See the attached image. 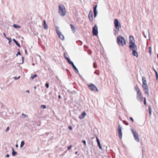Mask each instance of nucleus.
Returning <instances> with one entry per match:
<instances>
[{
	"label": "nucleus",
	"instance_id": "nucleus-3",
	"mask_svg": "<svg viewBox=\"0 0 158 158\" xmlns=\"http://www.w3.org/2000/svg\"><path fill=\"white\" fill-rule=\"evenodd\" d=\"M117 42L118 45L123 46L126 44L125 39L121 36H119L117 39Z\"/></svg>",
	"mask_w": 158,
	"mask_h": 158
},
{
	"label": "nucleus",
	"instance_id": "nucleus-31",
	"mask_svg": "<svg viewBox=\"0 0 158 158\" xmlns=\"http://www.w3.org/2000/svg\"><path fill=\"white\" fill-rule=\"evenodd\" d=\"M149 52L150 55L152 54V48L151 46L149 47Z\"/></svg>",
	"mask_w": 158,
	"mask_h": 158
},
{
	"label": "nucleus",
	"instance_id": "nucleus-5",
	"mask_svg": "<svg viewBox=\"0 0 158 158\" xmlns=\"http://www.w3.org/2000/svg\"><path fill=\"white\" fill-rule=\"evenodd\" d=\"M114 24L115 29L117 30H119V27H121L120 23L117 19H115L114 20Z\"/></svg>",
	"mask_w": 158,
	"mask_h": 158
},
{
	"label": "nucleus",
	"instance_id": "nucleus-19",
	"mask_svg": "<svg viewBox=\"0 0 158 158\" xmlns=\"http://www.w3.org/2000/svg\"><path fill=\"white\" fill-rule=\"evenodd\" d=\"M69 63L71 64L72 66V67H73V68L75 69V70H77V68H76V67L75 66V65H74V64L73 62L72 61H71Z\"/></svg>",
	"mask_w": 158,
	"mask_h": 158
},
{
	"label": "nucleus",
	"instance_id": "nucleus-1",
	"mask_svg": "<svg viewBox=\"0 0 158 158\" xmlns=\"http://www.w3.org/2000/svg\"><path fill=\"white\" fill-rule=\"evenodd\" d=\"M58 13L62 16H65L66 14V9L64 6L62 4L59 5L58 7Z\"/></svg>",
	"mask_w": 158,
	"mask_h": 158
},
{
	"label": "nucleus",
	"instance_id": "nucleus-27",
	"mask_svg": "<svg viewBox=\"0 0 158 158\" xmlns=\"http://www.w3.org/2000/svg\"><path fill=\"white\" fill-rule=\"evenodd\" d=\"M142 80L143 81V83H144L145 82V83H146V78L145 77L143 76L142 77Z\"/></svg>",
	"mask_w": 158,
	"mask_h": 158
},
{
	"label": "nucleus",
	"instance_id": "nucleus-8",
	"mask_svg": "<svg viewBox=\"0 0 158 158\" xmlns=\"http://www.w3.org/2000/svg\"><path fill=\"white\" fill-rule=\"evenodd\" d=\"M122 128L120 125H119L118 129V133L119 135V137L120 139H121L122 136V133L121 131Z\"/></svg>",
	"mask_w": 158,
	"mask_h": 158
},
{
	"label": "nucleus",
	"instance_id": "nucleus-55",
	"mask_svg": "<svg viewBox=\"0 0 158 158\" xmlns=\"http://www.w3.org/2000/svg\"><path fill=\"white\" fill-rule=\"evenodd\" d=\"M22 60H23V59H24V57H22Z\"/></svg>",
	"mask_w": 158,
	"mask_h": 158
},
{
	"label": "nucleus",
	"instance_id": "nucleus-51",
	"mask_svg": "<svg viewBox=\"0 0 158 158\" xmlns=\"http://www.w3.org/2000/svg\"><path fill=\"white\" fill-rule=\"evenodd\" d=\"M6 156L7 157H9V155L7 154L6 155Z\"/></svg>",
	"mask_w": 158,
	"mask_h": 158
},
{
	"label": "nucleus",
	"instance_id": "nucleus-59",
	"mask_svg": "<svg viewBox=\"0 0 158 158\" xmlns=\"http://www.w3.org/2000/svg\"><path fill=\"white\" fill-rule=\"evenodd\" d=\"M34 88L35 89H36V87L35 86H34Z\"/></svg>",
	"mask_w": 158,
	"mask_h": 158
},
{
	"label": "nucleus",
	"instance_id": "nucleus-33",
	"mask_svg": "<svg viewBox=\"0 0 158 158\" xmlns=\"http://www.w3.org/2000/svg\"><path fill=\"white\" fill-rule=\"evenodd\" d=\"M41 108H42L43 109H45L46 108V106L45 105H41Z\"/></svg>",
	"mask_w": 158,
	"mask_h": 158
},
{
	"label": "nucleus",
	"instance_id": "nucleus-43",
	"mask_svg": "<svg viewBox=\"0 0 158 158\" xmlns=\"http://www.w3.org/2000/svg\"><path fill=\"white\" fill-rule=\"evenodd\" d=\"M68 128L70 130H72V127L71 126H69L68 127Z\"/></svg>",
	"mask_w": 158,
	"mask_h": 158
},
{
	"label": "nucleus",
	"instance_id": "nucleus-6",
	"mask_svg": "<svg viewBox=\"0 0 158 158\" xmlns=\"http://www.w3.org/2000/svg\"><path fill=\"white\" fill-rule=\"evenodd\" d=\"M131 130L132 133L135 139L138 142V134L136 132V131L133 129H131Z\"/></svg>",
	"mask_w": 158,
	"mask_h": 158
},
{
	"label": "nucleus",
	"instance_id": "nucleus-48",
	"mask_svg": "<svg viewBox=\"0 0 158 158\" xmlns=\"http://www.w3.org/2000/svg\"><path fill=\"white\" fill-rule=\"evenodd\" d=\"M130 119L132 121V122H133L134 120L132 118V117H130Z\"/></svg>",
	"mask_w": 158,
	"mask_h": 158
},
{
	"label": "nucleus",
	"instance_id": "nucleus-61",
	"mask_svg": "<svg viewBox=\"0 0 158 158\" xmlns=\"http://www.w3.org/2000/svg\"><path fill=\"white\" fill-rule=\"evenodd\" d=\"M154 71H155V72H156V70L155 69H154Z\"/></svg>",
	"mask_w": 158,
	"mask_h": 158
},
{
	"label": "nucleus",
	"instance_id": "nucleus-28",
	"mask_svg": "<svg viewBox=\"0 0 158 158\" xmlns=\"http://www.w3.org/2000/svg\"><path fill=\"white\" fill-rule=\"evenodd\" d=\"M148 110H149V115L150 116L151 114V112H152V109H151L150 106H149L148 107Z\"/></svg>",
	"mask_w": 158,
	"mask_h": 158
},
{
	"label": "nucleus",
	"instance_id": "nucleus-4",
	"mask_svg": "<svg viewBox=\"0 0 158 158\" xmlns=\"http://www.w3.org/2000/svg\"><path fill=\"white\" fill-rule=\"evenodd\" d=\"M88 87L92 91L98 92V90L97 87L93 84L90 83L88 85Z\"/></svg>",
	"mask_w": 158,
	"mask_h": 158
},
{
	"label": "nucleus",
	"instance_id": "nucleus-15",
	"mask_svg": "<svg viewBox=\"0 0 158 158\" xmlns=\"http://www.w3.org/2000/svg\"><path fill=\"white\" fill-rule=\"evenodd\" d=\"M142 86L143 89H148V87L147 84V83H145L144 82V83H143Z\"/></svg>",
	"mask_w": 158,
	"mask_h": 158
},
{
	"label": "nucleus",
	"instance_id": "nucleus-20",
	"mask_svg": "<svg viewBox=\"0 0 158 158\" xmlns=\"http://www.w3.org/2000/svg\"><path fill=\"white\" fill-rule=\"evenodd\" d=\"M13 40L18 47H20V44L17 42V41L15 39H13Z\"/></svg>",
	"mask_w": 158,
	"mask_h": 158
},
{
	"label": "nucleus",
	"instance_id": "nucleus-60",
	"mask_svg": "<svg viewBox=\"0 0 158 158\" xmlns=\"http://www.w3.org/2000/svg\"><path fill=\"white\" fill-rule=\"evenodd\" d=\"M148 31V35H149V31Z\"/></svg>",
	"mask_w": 158,
	"mask_h": 158
},
{
	"label": "nucleus",
	"instance_id": "nucleus-12",
	"mask_svg": "<svg viewBox=\"0 0 158 158\" xmlns=\"http://www.w3.org/2000/svg\"><path fill=\"white\" fill-rule=\"evenodd\" d=\"M86 114V113L84 112L79 116V118L80 119H82L85 117Z\"/></svg>",
	"mask_w": 158,
	"mask_h": 158
},
{
	"label": "nucleus",
	"instance_id": "nucleus-17",
	"mask_svg": "<svg viewBox=\"0 0 158 158\" xmlns=\"http://www.w3.org/2000/svg\"><path fill=\"white\" fill-rule=\"evenodd\" d=\"M44 29L47 30L48 29V26L46 24V21L45 20H44Z\"/></svg>",
	"mask_w": 158,
	"mask_h": 158
},
{
	"label": "nucleus",
	"instance_id": "nucleus-56",
	"mask_svg": "<svg viewBox=\"0 0 158 158\" xmlns=\"http://www.w3.org/2000/svg\"><path fill=\"white\" fill-rule=\"evenodd\" d=\"M15 146H16V147L17 148H18V145L17 144H16Z\"/></svg>",
	"mask_w": 158,
	"mask_h": 158
},
{
	"label": "nucleus",
	"instance_id": "nucleus-14",
	"mask_svg": "<svg viewBox=\"0 0 158 158\" xmlns=\"http://www.w3.org/2000/svg\"><path fill=\"white\" fill-rule=\"evenodd\" d=\"M96 140H97V142L98 145V146L100 149L102 150V148L101 146L100 141L99 139L97 137H96Z\"/></svg>",
	"mask_w": 158,
	"mask_h": 158
},
{
	"label": "nucleus",
	"instance_id": "nucleus-50",
	"mask_svg": "<svg viewBox=\"0 0 158 158\" xmlns=\"http://www.w3.org/2000/svg\"><path fill=\"white\" fill-rule=\"evenodd\" d=\"M3 34L4 35V36L6 38V37H6V34H5V33H3Z\"/></svg>",
	"mask_w": 158,
	"mask_h": 158
},
{
	"label": "nucleus",
	"instance_id": "nucleus-37",
	"mask_svg": "<svg viewBox=\"0 0 158 158\" xmlns=\"http://www.w3.org/2000/svg\"><path fill=\"white\" fill-rule=\"evenodd\" d=\"M82 142L84 144L85 146H86V141L85 140H83L82 141Z\"/></svg>",
	"mask_w": 158,
	"mask_h": 158
},
{
	"label": "nucleus",
	"instance_id": "nucleus-26",
	"mask_svg": "<svg viewBox=\"0 0 158 158\" xmlns=\"http://www.w3.org/2000/svg\"><path fill=\"white\" fill-rule=\"evenodd\" d=\"M12 149L13 150L12 152V155L15 156L16 154H17V152L15 151L14 150L13 148H12Z\"/></svg>",
	"mask_w": 158,
	"mask_h": 158
},
{
	"label": "nucleus",
	"instance_id": "nucleus-34",
	"mask_svg": "<svg viewBox=\"0 0 158 158\" xmlns=\"http://www.w3.org/2000/svg\"><path fill=\"white\" fill-rule=\"evenodd\" d=\"M22 116H23V118H25L27 117V114H22Z\"/></svg>",
	"mask_w": 158,
	"mask_h": 158
},
{
	"label": "nucleus",
	"instance_id": "nucleus-36",
	"mask_svg": "<svg viewBox=\"0 0 158 158\" xmlns=\"http://www.w3.org/2000/svg\"><path fill=\"white\" fill-rule=\"evenodd\" d=\"M143 99H144V102H143L144 104L145 105H146V100L145 98H143Z\"/></svg>",
	"mask_w": 158,
	"mask_h": 158
},
{
	"label": "nucleus",
	"instance_id": "nucleus-57",
	"mask_svg": "<svg viewBox=\"0 0 158 158\" xmlns=\"http://www.w3.org/2000/svg\"><path fill=\"white\" fill-rule=\"evenodd\" d=\"M77 152H75V154L76 155H77Z\"/></svg>",
	"mask_w": 158,
	"mask_h": 158
},
{
	"label": "nucleus",
	"instance_id": "nucleus-42",
	"mask_svg": "<svg viewBox=\"0 0 158 158\" xmlns=\"http://www.w3.org/2000/svg\"><path fill=\"white\" fill-rule=\"evenodd\" d=\"M156 79L157 80H158V73H156Z\"/></svg>",
	"mask_w": 158,
	"mask_h": 158
},
{
	"label": "nucleus",
	"instance_id": "nucleus-18",
	"mask_svg": "<svg viewBox=\"0 0 158 158\" xmlns=\"http://www.w3.org/2000/svg\"><path fill=\"white\" fill-rule=\"evenodd\" d=\"M135 89L136 91L137 92V98L138 97V87L137 85H136L135 87Z\"/></svg>",
	"mask_w": 158,
	"mask_h": 158
},
{
	"label": "nucleus",
	"instance_id": "nucleus-23",
	"mask_svg": "<svg viewBox=\"0 0 158 158\" xmlns=\"http://www.w3.org/2000/svg\"><path fill=\"white\" fill-rule=\"evenodd\" d=\"M55 29H56V33H57V34L61 32H60V31L59 30V27H58L57 26L56 27H55Z\"/></svg>",
	"mask_w": 158,
	"mask_h": 158
},
{
	"label": "nucleus",
	"instance_id": "nucleus-32",
	"mask_svg": "<svg viewBox=\"0 0 158 158\" xmlns=\"http://www.w3.org/2000/svg\"><path fill=\"white\" fill-rule=\"evenodd\" d=\"M93 67H94V68H95V69L96 68H97V64H96L95 62H94V63Z\"/></svg>",
	"mask_w": 158,
	"mask_h": 158
},
{
	"label": "nucleus",
	"instance_id": "nucleus-53",
	"mask_svg": "<svg viewBox=\"0 0 158 158\" xmlns=\"http://www.w3.org/2000/svg\"><path fill=\"white\" fill-rule=\"evenodd\" d=\"M58 98H61V96H60V95H58Z\"/></svg>",
	"mask_w": 158,
	"mask_h": 158
},
{
	"label": "nucleus",
	"instance_id": "nucleus-49",
	"mask_svg": "<svg viewBox=\"0 0 158 158\" xmlns=\"http://www.w3.org/2000/svg\"><path fill=\"white\" fill-rule=\"evenodd\" d=\"M25 53L26 54H27V50H26V49H25Z\"/></svg>",
	"mask_w": 158,
	"mask_h": 158
},
{
	"label": "nucleus",
	"instance_id": "nucleus-11",
	"mask_svg": "<svg viewBox=\"0 0 158 158\" xmlns=\"http://www.w3.org/2000/svg\"><path fill=\"white\" fill-rule=\"evenodd\" d=\"M97 5H96L93 8V10L94 12V18L96 17L98 13V12L97 11Z\"/></svg>",
	"mask_w": 158,
	"mask_h": 158
},
{
	"label": "nucleus",
	"instance_id": "nucleus-46",
	"mask_svg": "<svg viewBox=\"0 0 158 158\" xmlns=\"http://www.w3.org/2000/svg\"><path fill=\"white\" fill-rule=\"evenodd\" d=\"M6 39L8 40L9 41V40H11V39L10 38H7V37H6Z\"/></svg>",
	"mask_w": 158,
	"mask_h": 158
},
{
	"label": "nucleus",
	"instance_id": "nucleus-7",
	"mask_svg": "<svg viewBox=\"0 0 158 158\" xmlns=\"http://www.w3.org/2000/svg\"><path fill=\"white\" fill-rule=\"evenodd\" d=\"M93 34V35L96 36L98 34V27L95 25L93 27L92 29Z\"/></svg>",
	"mask_w": 158,
	"mask_h": 158
},
{
	"label": "nucleus",
	"instance_id": "nucleus-45",
	"mask_svg": "<svg viewBox=\"0 0 158 158\" xmlns=\"http://www.w3.org/2000/svg\"><path fill=\"white\" fill-rule=\"evenodd\" d=\"M9 130V127H7V128H6V131H8V130Z\"/></svg>",
	"mask_w": 158,
	"mask_h": 158
},
{
	"label": "nucleus",
	"instance_id": "nucleus-25",
	"mask_svg": "<svg viewBox=\"0 0 158 158\" xmlns=\"http://www.w3.org/2000/svg\"><path fill=\"white\" fill-rule=\"evenodd\" d=\"M143 90L144 91V93H145V94H147V95H149V94L148 93V89H143Z\"/></svg>",
	"mask_w": 158,
	"mask_h": 158
},
{
	"label": "nucleus",
	"instance_id": "nucleus-24",
	"mask_svg": "<svg viewBox=\"0 0 158 158\" xmlns=\"http://www.w3.org/2000/svg\"><path fill=\"white\" fill-rule=\"evenodd\" d=\"M118 31H119V30H117L116 29H114V35H116L118 33Z\"/></svg>",
	"mask_w": 158,
	"mask_h": 158
},
{
	"label": "nucleus",
	"instance_id": "nucleus-58",
	"mask_svg": "<svg viewBox=\"0 0 158 158\" xmlns=\"http://www.w3.org/2000/svg\"><path fill=\"white\" fill-rule=\"evenodd\" d=\"M96 73V74H97L98 75H99V73H95H95Z\"/></svg>",
	"mask_w": 158,
	"mask_h": 158
},
{
	"label": "nucleus",
	"instance_id": "nucleus-41",
	"mask_svg": "<svg viewBox=\"0 0 158 158\" xmlns=\"http://www.w3.org/2000/svg\"><path fill=\"white\" fill-rule=\"evenodd\" d=\"M72 147V145H70V146H69L68 147V150H70V148H71Z\"/></svg>",
	"mask_w": 158,
	"mask_h": 158
},
{
	"label": "nucleus",
	"instance_id": "nucleus-40",
	"mask_svg": "<svg viewBox=\"0 0 158 158\" xmlns=\"http://www.w3.org/2000/svg\"><path fill=\"white\" fill-rule=\"evenodd\" d=\"M18 55H21V53L19 51L17 52V54H16V56H18Z\"/></svg>",
	"mask_w": 158,
	"mask_h": 158
},
{
	"label": "nucleus",
	"instance_id": "nucleus-62",
	"mask_svg": "<svg viewBox=\"0 0 158 158\" xmlns=\"http://www.w3.org/2000/svg\"><path fill=\"white\" fill-rule=\"evenodd\" d=\"M155 72V74H156V73H157V72L156 71Z\"/></svg>",
	"mask_w": 158,
	"mask_h": 158
},
{
	"label": "nucleus",
	"instance_id": "nucleus-13",
	"mask_svg": "<svg viewBox=\"0 0 158 158\" xmlns=\"http://www.w3.org/2000/svg\"><path fill=\"white\" fill-rule=\"evenodd\" d=\"M70 26L71 28L72 29V30L73 33H75L76 31V29L74 26L72 24H70Z\"/></svg>",
	"mask_w": 158,
	"mask_h": 158
},
{
	"label": "nucleus",
	"instance_id": "nucleus-35",
	"mask_svg": "<svg viewBox=\"0 0 158 158\" xmlns=\"http://www.w3.org/2000/svg\"><path fill=\"white\" fill-rule=\"evenodd\" d=\"M45 86L47 88H48L49 87V84L48 83L46 82L45 84Z\"/></svg>",
	"mask_w": 158,
	"mask_h": 158
},
{
	"label": "nucleus",
	"instance_id": "nucleus-21",
	"mask_svg": "<svg viewBox=\"0 0 158 158\" xmlns=\"http://www.w3.org/2000/svg\"><path fill=\"white\" fill-rule=\"evenodd\" d=\"M13 27L15 28H20L21 27V26L19 25L18 24H14L13 25Z\"/></svg>",
	"mask_w": 158,
	"mask_h": 158
},
{
	"label": "nucleus",
	"instance_id": "nucleus-54",
	"mask_svg": "<svg viewBox=\"0 0 158 158\" xmlns=\"http://www.w3.org/2000/svg\"><path fill=\"white\" fill-rule=\"evenodd\" d=\"M26 92H27V93H29V92H30L29 90H27L26 91Z\"/></svg>",
	"mask_w": 158,
	"mask_h": 158
},
{
	"label": "nucleus",
	"instance_id": "nucleus-9",
	"mask_svg": "<svg viewBox=\"0 0 158 158\" xmlns=\"http://www.w3.org/2000/svg\"><path fill=\"white\" fill-rule=\"evenodd\" d=\"M137 48V47H135L133 49H130L132 51V54L135 56L136 57H137L138 56V53L136 51Z\"/></svg>",
	"mask_w": 158,
	"mask_h": 158
},
{
	"label": "nucleus",
	"instance_id": "nucleus-52",
	"mask_svg": "<svg viewBox=\"0 0 158 158\" xmlns=\"http://www.w3.org/2000/svg\"><path fill=\"white\" fill-rule=\"evenodd\" d=\"M11 40H9V42H8V44H10V43L11 42Z\"/></svg>",
	"mask_w": 158,
	"mask_h": 158
},
{
	"label": "nucleus",
	"instance_id": "nucleus-44",
	"mask_svg": "<svg viewBox=\"0 0 158 158\" xmlns=\"http://www.w3.org/2000/svg\"><path fill=\"white\" fill-rule=\"evenodd\" d=\"M124 123L126 125H128V123L125 121H124Z\"/></svg>",
	"mask_w": 158,
	"mask_h": 158
},
{
	"label": "nucleus",
	"instance_id": "nucleus-30",
	"mask_svg": "<svg viewBox=\"0 0 158 158\" xmlns=\"http://www.w3.org/2000/svg\"><path fill=\"white\" fill-rule=\"evenodd\" d=\"M24 145V141H22L21 142V143L20 147L21 148L23 147Z\"/></svg>",
	"mask_w": 158,
	"mask_h": 158
},
{
	"label": "nucleus",
	"instance_id": "nucleus-2",
	"mask_svg": "<svg viewBox=\"0 0 158 158\" xmlns=\"http://www.w3.org/2000/svg\"><path fill=\"white\" fill-rule=\"evenodd\" d=\"M129 47L130 49H133L135 47H136V45L135 43V40L134 37L131 35H130L129 37Z\"/></svg>",
	"mask_w": 158,
	"mask_h": 158
},
{
	"label": "nucleus",
	"instance_id": "nucleus-22",
	"mask_svg": "<svg viewBox=\"0 0 158 158\" xmlns=\"http://www.w3.org/2000/svg\"><path fill=\"white\" fill-rule=\"evenodd\" d=\"M64 58L67 60L68 62L69 63L71 61L70 60V59L68 58L67 56L65 55V53H64Z\"/></svg>",
	"mask_w": 158,
	"mask_h": 158
},
{
	"label": "nucleus",
	"instance_id": "nucleus-39",
	"mask_svg": "<svg viewBox=\"0 0 158 158\" xmlns=\"http://www.w3.org/2000/svg\"><path fill=\"white\" fill-rule=\"evenodd\" d=\"M20 76H19L18 77H14V78H15V80H17L19 79L20 78Z\"/></svg>",
	"mask_w": 158,
	"mask_h": 158
},
{
	"label": "nucleus",
	"instance_id": "nucleus-16",
	"mask_svg": "<svg viewBox=\"0 0 158 158\" xmlns=\"http://www.w3.org/2000/svg\"><path fill=\"white\" fill-rule=\"evenodd\" d=\"M59 37L62 40H63L64 39V35L61 34V32L57 34Z\"/></svg>",
	"mask_w": 158,
	"mask_h": 158
},
{
	"label": "nucleus",
	"instance_id": "nucleus-29",
	"mask_svg": "<svg viewBox=\"0 0 158 158\" xmlns=\"http://www.w3.org/2000/svg\"><path fill=\"white\" fill-rule=\"evenodd\" d=\"M37 76V75L35 74L32 76H31V78L32 80H33L34 78Z\"/></svg>",
	"mask_w": 158,
	"mask_h": 158
},
{
	"label": "nucleus",
	"instance_id": "nucleus-38",
	"mask_svg": "<svg viewBox=\"0 0 158 158\" xmlns=\"http://www.w3.org/2000/svg\"><path fill=\"white\" fill-rule=\"evenodd\" d=\"M139 98H141L142 97V96L141 95L140 92L139 91Z\"/></svg>",
	"mask_w": 158,
	"mask_h": 158
},
{
	"label": "nucleus",
	"instance_id": "nucleus-10",
	"mask_svg": "<svg viewBox=\"0 0 158 158\" xmlns=\"http://www.w3.org/2000/svg\"><path fill=\"white\" fill-rule=\"evenodd\" d=\"M88 18L89 21L91 22H92L93 20V13L91 10H90L88 14Z\"/></svg>",
	"mask_w": 158,
	"mask_h": 158
},
{
	"label": "nucleus",
	"instance_id": "nucleus-47",
	"mask_svg": "<svg viewBox=\"0 0 158 158\" xmlns=\"http://www.w3.org/2000/svg\"><path fill=\"white\" fill-rule=\"evenodd\" d=\"M75 70L76 71H75L76 73H79L78 71V70L77 69V70Z\"/></svg>",
	"mask_w": 158,
	"mask_h": 158
}]
</instances>
